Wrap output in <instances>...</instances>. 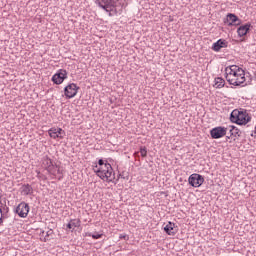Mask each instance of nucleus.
<instances>
[{"instance_id":"23","label":"nucleus","mask_w":256,"mask_h":256,"mask_svg":"<svg viewBox=\"0 0 256 256\" xmlns=\"http://www.w3.org/2000/svg\"><path fill=\"white\" fill-rule=\"evenodd\" d=\"M119 239L127 240V239H129V236H127V234H120Z\"/></svg>"},{"instance_id":"20","label":"nucleus","mask_w":256,"mask_h":256,"mask_svg":"<svg viewBox=\"0 0 256 256\" xmlns=\"http://www.w3.org/2000/svg\"><path fill=\"white\" fill-rule=\"evenodd\" d=\"M141 157H147V148L142 147L140 148Z\"/></svg>"},{"instance_id":"8","label":"nucleus","mask_w":256,"mask_h":256,"mask_svg":"<svg viewBox=\"0 0 256 256\" xmlns=\"http://www.w3.org/2000/svg\"><path fill=\"white\" fill-rule=\"evenodd\" d=\"M65 79H67V70H63V69H60L58 73L54 74L52 77V81L56 85H61V83H63Z\"/></svg>"},{"instance_id":"14","label":"nucleus","mask_w":256,"mask_h":256,"mask_svg":"<svg viewBox=\"0 0 256 256\" xmlns=\"http://www.w3.org/2000/svg\"><path fill=\"white\" fill-rule=\"evenodd\" d=\"M164 231L167 233V235H175V233H177V230L175 229V223L168 222V224L164 227Z\"/></svg>"},{"instance_id":"6","label":"nucleus","mask_w":256,"mask_h":256,"mask_svg":"<svg viewBox=\"0 0 256 256\" xmlns=\"http://www.w3.org/2000/svg\"><path fill=\"white\" fill-rule=\"evenodd\" d=\"M79 91V87L75 83L68 84L64 88V93L67 99H73L75 95H77V92Z\"/></svg>"},{"instance_id":"24","label":"nucleus","mask_w":256,"mask_h":256,"mask_svg":"<svg viewBox=\"0 0 256 256\" xmlns=\"http://www.w3.org/2000/svg\"><path fill=\"white\" fill-rule=\"evenodd\" d=\"M103 165H105V162L102 159H100L98 161V167H103Z\"/></svg>"},{"instance_id":"11","label":"nucleus","mask_w":256,"mask_h":256,"mask_svg":"<svg viewBox=\"0 0 256 256\" xmlns=\"http://www.w3.org/2000/svg\"><path fill=\"white\" fill-rule=\"evenodd\" d=\"M48 133L52 139H63V129L61 128H51Z\"/></svg>"},{"instance_id":"4","label":"nucleus","mask_w":256,"mask_h":256,"mask_svg":"<svg viewBox=\"0 0 256 256\" xmlns=\"http://www.w3.org/2000/svg\"><path fill=\"white\" fill-rule=\"evenodd\" d=\"M189 185L191 187H201L202 183H205V178L201 174H191L188 178Z\"/></svg>"},{"instance_id":"12","label":"nucleus","mask_w":256,"mask_h":256,"mask_svg":"<svg viewBox=\"0 0 256 256\" xmlns=\"http://www.w3.org/2000/svg\"><path fill=\"white\" fill-rule=\"evenodd\" d=\"M249 29H251V24H245L243 26H240L237 29L239 37H245V35H247V33L249 32Z\"/></svg>"},{"instance_id":"5","label":"nucleus","mask_w":256,"mask_h":256,"mask_svg":"<svg viewBox=\"0 0 256 256\" xmlns=\"http://www.w3.org/2000/svg\"><path fill=\"white\" fill-rule=\"evenodd\" d=\"M96 3L111 16V11H113V7H115L114 0H96Z\"/></svg>"},{"instance_id":"13","label":"nucleus","mask_w":256,"mask_h":256,"mask_svg":"<svg viewBox=\"0 0 256 256\" xmlns=\"http://www.w3.org/2000/svg\"><path fill=\"white\" fill-rule=\"evenodd\" d=\"M224 47H227V42L225 40L219 39L212 46L213 51H221Z\"/></svg>"},{"instance_id":"2","label":"nucleus","mask_w":256,"mask_h":256,"mask_svg":"<svg viewBox=\"0 0 256 256\" xmlns=\"http://www.w3.org/2000/svg\"><path fill=\"white\" fill-rule=\"evenodd\" d=\"M250 117L245 112L239 110H234L230 114V121L236 123L237 125H247L250 121Z\"/></svg>"},{"instance_id":"19","label":"nucleus","mask_w":256,"mask_h":256,"mask_svg":"<svg viewBox=\"0 0 256 256\" xmlns=\"http://www.w3.org/2000/svg\"><path fill=\"white\" fill-rule=\"evenodd\" d=\"M107 170V167H105V164L103 165V166H95V168H94V172L95 171H106Z\"/></svg>"},{"instance_id":"18","label":"nucleus","mask_w":256,"mask_h":256,"mask_svg":"<svg viewBox=\"0 0 256 256\" xmlns=\"http://www.w3.org/2000/svg\"><path fill=\"white\" fill-rule=\"evenodd\" d=\"M88 237H92V239H101L103 237V234H91V233H87Z\"/></svg>"},{"instance_id":"10","label":"nucleus","mask_w":256,"mask_h":256,"mask_svg":"<svg viewBox=\"0 0 256 256\" xmlns=\"http://www.w3.org/2000/svg\"><path fill=\"white\" fill-rule=\"evenodd\" d=\"M225 23H227L229 27H231L233 25L237 26L241 23V19H239V17H237V15L230 13L226 16Z\"/></svg>"},{"instance_id":"22","label":"nucleus","mask_w":256,"mask_h":256,"mask_svg":"<svg viewBox=\"0 0 256 256\" xmlns=\"http://www.w3.org/2000/svg\"><path fill=\"white\" fill-rule=\"evenodd\" d=\"M50 235H53V230H48V231L46 232V236H45V238H44V241H49Z\"/></svg>"},{"instance_id":"7","label":"nucleus","mask_w":256,"mask_h":256,"mask_svg":"<svg viewBox=\"0 0 256 256\" xmlns=\"http://www.w3.org/2000/svg\"><path fill=\"white\" fill-rule=\"evenodd\" d=\"M210 135L212 139H221V137L227 135V128L221 126L215 127L210 131Z\"/></svg>"},{"instance_id":"3","label":"nucleus","mask_w":256,"mask_h":256,"mask_svg":"<svg viewBox=\"0 0 256 256\" xmlns=\"http://www.w3.org/2000/svg\"><path fill=\"white\" fill-rule=\"evenodd\" d=\"M107 170H95L96 175L103 181H107V183H111L115 179V172H113V167L109 163H105Z\"/></svg>"},{"instance_id":"1","label":"nucleus","mask_w":256,"mask_h":256,"mask_svg":"<svg viewBox=\"0 0 256 256\" xmlns=\"http://www.w3.org/2000/svg\"><path fill=\"white\" fill-rule=\"evenodd\" d=\"M225 77L226 81L230 85H234L235 87H239V85H243L245 83V70L237 65H232L226 67L225 69Z\"/></svg>"},{"instance_id":"15","label":"nucleus","mask_w":256,"mask_h":256,"mask_svg":"<svg viewBox=\"0 0 256 256\" xmlns=\"http://www.w3.org/2000/svg\"><path fill=\"white\" fill-rule=\"evenodd\" d=\"M77 227H81V220L80 219L70 220V222L67 224V228L72 229V231H74V229H77Z\"/></svg>"},{"instance_id":"16","label":"nucleus","mask_w":256,"mask_h":256,"mask_svg":"<svg viewBox=\"0 0 256 256\" xmlns=\"http://www.w3.org/2000/svg\"><path fill=\"white\" fill-rule=\"evenodd\" d=\"M215 87L217 89H221L225 87V80L223 78H216L215 79Z\"/></svg>"},{"instance_id":"25","label":"nucleus","mask_w":256,"mask_h":256,"mask_svg":"<svg viewBox=\"0 0 256 256\" xmlns=\"http://www.w3.org/2000/svg\"><path fill=\"white\" fill-rule=\"evenodd\" d=\"M3 223V210L0 208V225Z\"/></svg>"},{"instance_id":"9","label":"nucleus","mask_w":256,"mask_h":256,"mask_svg":"<svg viewBox=\"0 0 256 256\" xmlns=\"http://www.w3.org/2000/svg\"><path fill=\"white\" fill-rule=\"evenodd\" d=\"M16 213L19 217L25 218L29 215V204L22 202L16 208Z\"/></svg>"},{"instance_id":"21","label":"nucleus","mask_w":256,"mask_h":256,"mask_svg":"<svg viewBox=\"0 0 256 256\" xmlns=\"http://www.w3.org/2000/svg\"><path fill=\"white\" fill-rule=\"evenodd\" d=\"M238 133H239V129L232 126L231 129H230V134L231 135H237Z\"/></svg>"},{"instance_id":"17","label":"nucleus","mask_w":256,"mask_h":256,"mask_svg":"<svg viewBox=\"0 0 256 256\" xmlns=\"http://www.w3.org/2000/svg\"><path fill=\"white\" fill-rule=\"evenodd\" d=\"M22 193H23V195H29V194H31V186H30L29 184L24 185V186L22 187Z\"/></svg>"}]
</instances>
